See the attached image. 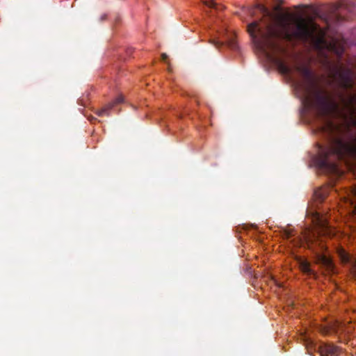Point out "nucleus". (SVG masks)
Wrapping results in <instances>:
<instances>
[{
	"mask_svg": "<svg viewBox=\"0 0 356 356\" xmlns=\"http://www.w3.org/2000/svg\"><path fill=\"white\" fill-rule=\"evenodd\" d=\"M296 70L304 78V90L311 108L326 119L321 129L327 143L319 145L312 164L323 172L338 175L339 163L350 168L356 161V90L339 92V102L318 83L316 73L309 66H297Z\"/></svg>",
	"mask_w": 356,
	"mask_h": 356,
	"instance_id": "nucleus-1",
	"label": "nucleus"
},
{
	"mask_svg": "<svg viewBox=\"0 0 356 356\" xmlns=\"http://www.w3.org/2000/svg\"><path fill=\"white\" fill-rule=\"evenodd\" d=\"M327 194V189L325 188H319L314 191L313 197L316 209L313 211L312 216L316 228L305 232L304 242L307 248L313 253L316 264L324 268L327 273H336L335 265L327 254V248L325 241L326 238L332 236V230L329 224L327 213H325L324 211H320L318 208V204L325 201Z\"/></svg>",
	"mask_w": 356,
	"mask_h": 356,
	"instance_id": "nucleus-2",
	"label": "nucleus"
},
{
	"mask_svg": "<svg viewBox=\"0 0 356 356\" xmlns=\"http://www.w3.org/2000/svg\"><path fill=\"white\" fill-rule=\"evenodd\" d=\"M256 12H259L262 18L249 24L248 31L258 50L268 56L270 51L278 48L276 41L278 33L270 24L272 13L266 6L257 3L249 10V13L252 15Z\"/></svg>",
	"mask_w": 356,
	"mask_h": 356,
	"instance_id": "nucleus-3",
	"label": "nucleus"
},
{
	"mask_svg": "<svg viewBox=\"0 0 356 356\" xmlns=\"http://www.w3.org/2000/svg\"><path fill=\"white\" fill-rule=\"evenodd\" d=\"M332 40L327 45V49L333 53L338 59L337 65H330V70L338 86L344 91L355 92L356 88V71L350 59L346 60L347 66L341 64V60L346 50V42L336 36H331Z\"/></svg>",
	"mask_w": 356,
	"mask_h": 356,
	"instance_id": "nucleus-4",
	"label": "nucleus"
},
{
	"mask_svg": "<svg viewBox=\"0 0 356 356\" xmlns=\"http://www.w3.org/2000/svg\"><path fill=\"white\" fill-rule=\"evenodd\" d=\"M340 7V4H333L327 11L319 15V18L326 24V27L322 29L319 26V29L314 32V35L309 39L313 41L316 49L318 51L327 49L329 42L325 40V37L328 33L331 36L338 35L339 28L346 21V18L339 12Z\"/></svg>",
	"mask_w": 356,
	"mask_h": 356,
	"instance_id": "nucleus-5",
	"label": "nucleus"
},
{
	"mask_svg": "<svg viewBox=\"0 0 356 356\" xmlns=\"http://www.w3.org/2000/svg\"><path fill=\"white\" fill-rule=\"evenodd\" d=\"M318 29H319L318 24L314 22H307L300 17L292 29L291 35L298 40L307 42Z\"/></svg>",
	"mask_w": 356,
	"mask_h": 356,
	"instance_id": "nucleus-6",
	"label": "nucleus"
},
{
	"mask_svg": "<svg viewBox=\"0 0 356 356\" xmlns=\"http://www.w3.org/2000/svg\"><path fill=\"white\" fill-rule=\"evenodd\" d=\"M337 254L341 264L348 268L353 277H356V258L341 247L337 248Z\"/></svg>",
	"mask_w": 356,
	"mask_h": 356,
	"instance_id": "nucleus-7",
	"label": "nucleus"
},
{
	"mask_svg": "<svg viewBox=\"0 0 356 356\" xmlns=\"http://www.w3.org/2000/svg\"><path fill=\"white\" fill-rule=\"evenodd\" d=\"M318 352L321 356H338L340 348L331 343H323L319 346Z\"/></svg>",
	"mask_w": 356,
	"mask_h": 356,
	"instance_id": "nucleus-8",
	"label": "nucleus"
},
{
	"mask_svg": "<svg viewBox=\"0 0 356 356\" xmlns=\"http://www.w3.org/2000/svg\"><path fill=\"white\" fill-rule=\"evenodd\" d=\"M127 102L122 93H118L116 97L113 98V113H119L122 106L126 104Z\"/></svg>",
	"mask_w": 356,
	"mask_h": 356,
	"instance_id": "nucleus-9",
	"label": "nucleus"
},
{
	"mask_svg": "<svg viewBox=\"0 0 356 356\" xmlns=\"http://www.w3.org/2000/svg\"><path fill=\"white\" fill-rule=\"evenodd\" d=\"M274 63L281 74L284 75H290L292 74V68L284 60L280 58H275Z\"/></svg>",
	"mask_w": 356,
	"mask_h": 356,
	"instance_id": "nucleus-10",
	"label": "nucleus"
},
{
	"mask_svg": "<svg viewBox=\"0 0 356 356\" xmlns=\"http://www.w3.org/2000/svg\"><path fill=\"white\" fill-rule=\"evenodd\" d=\"M134 51V49L131 47L127 48L125 50L120 49L116 51L113 48V58L114 57H118V59L119 60H125L127 58L130 57L132 55Z\"/></svg>",
	"mask_w": 356,
	"mask_h": 356,
	"instance_id": "nucleus-11",
	"label": "nucleus"
},
{
	"mask_svg": "<svg viewBox=\"0 0 356 356\" xmlns=\"http://www.w3.org/2000/svg\"><path fill=\"white\" fill-rule=\"evenodd\" d=\"M300 270L307 276L316 277V272L311 268L309 262L307 260H301L300 261Z\"/></svg>",
	"mask_w": 356,
	"mask_h": 356,
	"instance_id": "nucleus-12",
	"label": "nucleus"
},
{
	"mask_svg": "<svg viewBox=\"0 0 356 356\" xmlns=\"http://www.w3.org/2000/svg\"><path fill=\"white\" fill-rule=\"evenodd\" d=\"M111 109V103H108L106 106L103 107L101 109H99L98 111H95V113L99 117H102L104 115L108 116Z\"/></svg>",
	"mask_w": 356,
	"mask_h": 356,
	"instance_id": "nucleus-13",
	"label": "nucleus"
},
{
	"mask_svg": "<svg viewBox=\"0 0 356 356\" xmlns=\"http://www.w3.org/2000/svg\"><path fill=\"white\" fill-rule=\"evenodd\" d=\"M90 99V92L86 91L82 97L78 99V104L83 106H87V102Z\"/></svg>",
	"mask_w": 356,
	"mask_h": 356,
	"instance_id": "nucleus-14",
	"label": "nucleus"
},
{
	"mask_svg": "<svg viewBox=\"0 0 356 356\" xmlns=\"http://www.w3.org/2000/svg\"><path fill=\"white\" fill-rule=\"evenodd\" d=\"M203 3L209 8L218 9L217 3L213 0H204Z\"/></svg>",
	"mask_w": 356,
	"mask_h": 356,
	"instance_id": "nucleus-15",
	"label": "nucleus"
},
{
	"mask_svg": "<svg viewBox=\"0 0 356 356\" xmlns=\"http://www.w3.org/2000/svg\"><path fill=\"white\" fill-rule=\"evenodd\" d=\"M109 19V13H102L99 17L98 18V22L99 23H104L106 21H108Z\"/></svg>",
	"mask_w": 356,
	"mask_h": 356,
	"instance_id": "nucleus-16",
	"label": "nucleus"
},
{
	"mask_svg": "<svg viewBox=\"0 0 356 356\" xmlns=\"http://www.w3.org/2000/svg\"><path fill=\"white\" fill-rule=\"evenodd\" d=\"M88 120L91 122V123H95L96 121H97V119L93 116H92L91 115H87L86 116Z\"/></svg>",
	"mask_w": 356,
	"mask_h": 356,
	"instance_id": "nucleus-17",
	"label": "nucleus"
},
{
	"mask_svg": "<svg viewBox=\"0 0 356 356\" xmlns=\"http://www.w3.org/2000/svg\"><path fill=\"white\" fill-rule=\"evenodd\" d=\"M115 22L116 23V24H120V22H121V16L120 15H116L115 16Z\"/></svg>",
	"mask_w": 356,
	"mask_h": 356,
	"instance_id": "nucleus-18",
	"label": "nucleus"
},
{
	"mask_svg": "<svg viewBox=\"0 0 356 356\" xmlns=\"http://www.w3.org/2000/svg\"><path fill=\"white\" fill-rule=\"evenodd\" d=\"M168 59V55L165 53L161 54V60L164 62H166Z\"/></svg>",
	"mask_w": 356,
	"mask_h": 356,
	"instance_id": "nucleus-19",
	"label": "nucleus"
},
{
	"mask_svg": "<svg viewBox=\"0 0 356 356\" xmlns=\"http://www.w3.org/2000/svg\"><path fill=\"white\" fill-rule=\"evenodd\" d=\"M286 238H289L291 236V233L287 232V233L286 234Z\"/></svg>",
	"mask_w": 356,
	"mask_h": 356,
	"instance_id": "nucleus-20",
	"label": "nucleus"
},
{
	"mask_svg": "<svg viewBox=\"0 0 356 356\" xmlns=\"http://www.w3.org/2000/svg\"><path fill=\"white\" fill-rule=\"evenodd\" d=\"M214 44H215L216 46H218V45L220 44V42H216L214 43Z\"/></svg>",
	"mask_w": 356,
	"mask_h": 356,
	"instance_id": "nucleus-21",
	"label": "nucleus"
},
{
	"mask_svg": "<svg viewBox=\"0 0 356 356\" xmlns=\"http://www.w3.org/2000/svg\"><path fill=\"white\" fill-rule=\"evenodd\" d=\"M355 209H356V206H355Z\"/></svg>",
	"mask_w": 356,
	"mask_h": 356,
	"instance_id": "nucleus-22",
	"label": "nucleus"
}]
</instances>
